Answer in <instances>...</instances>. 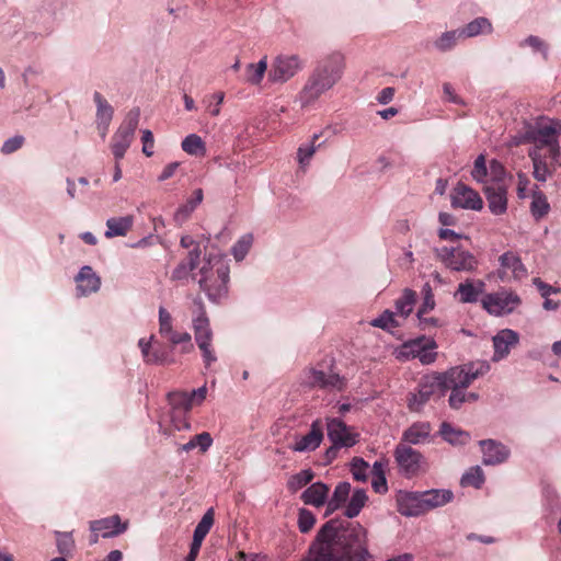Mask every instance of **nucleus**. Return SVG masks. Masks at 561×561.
<instances>
[{
    "label": "nucleus",
    "mask_w": 561,
    "mask_h": 561,
    "mask_svg": "<svg viewBox=\"0 0 561 561\" xmlns=\"http://www.w3.org/2000/svg\"><path fill=\"white\" fill-rule=\"evenodd\" d=\"M368 496L364 490H355L345 508V516L348 518L356 517L365 506Z\"/></svg>",
    "instance_id": "39"
},
{
    "label": "nucleus",
    "mask_w": 561,
    "mask_h": 561,
    "mask_svg": "<svg viewBox=\"0 0 561 561\" xmlns=\"http://www.w3.org/2000/svg\"><path fill=\"white\" fill-rule=\"evenodd\" d=\"M128 527V522H122L119 515L115 514L105 518L90 522V543L94 545L99 536L104 538L114 537L123 534Z\"/></svg>",
    "instance_id": "14"
},
{
    "label": "nucleus",
    "mask_w": 561,
    "mask_h": 561,
    "mask_svg": "<svg viewBox=\"0 0 561 561\" xmlns=\"http://www.w3.org/2000/svg\"><path fill=\"white\" fill-rule=\"evenodd\" d=\"M302 561H373L367 530L357 522L330 519L318 530Z\"/></svg>",
    "instance_id": "1"
},
{
    "label": "nucleus",
    "mask_w": 561,
    "mask_h": 561,
    "mask_svg": "<svg viewBox=\"0 0 561 561\" xmlns=\"http://www.w3.org/2000/svg\"><path fill=\"white\" fill-rule=\"evenodd\" d=\"M484 482V474L480 467L470 468L461 478L462 486H473L476 489L481 488Z\"/></svg>",
    "instance_id": "44"
},
{
    "label": "nucleus",
    "mask_w": 561,
    "mask_h": 561,
    "mask_svg": "<svg viewBox=\"0 0 561 561\" xmlns=\"http://www.w3.org/2000/svg\"><path fill=\"white\" fill-rule=\"evenodd\" d=\"M393 456L400 471L407 478L415 477L426 470V461L423 455L410 445L399 443L394 449Z\"/></svg>",
    "instance_id": "10"
},
{
    "label": "nucleus",
    "mask_w": 561,
    "mask_h": 561,
    "mask_svg": "<svg viewBox=\"0 0 561 561\" xmlns=\"http://www.w3.org/2000/svg\"><path fill=\"white\" fill-rule=\"evenodd\" d=\"M312 479L313 472L310 469L301 470L289 479L287 485L290 491L296 492L310 483Z\"/></svg>",
    "instance_id": "45"
},
{
    "label": "nucleus",
    "mask_w": 561,
    "mask_h": 561,
    "mask_svg": "<svg viewBox=\"0 0 561 561\" xmlns=\"http://www.w3.org/2000/svg\"><path fill=\"white\" fill-rule=\"evenodd\" d=\"M529 184H530V181H529L528 176L523 172H518L517 173V196H518V198L524 199L527 197V190H528Z\"/></svg>",
    "instance_id": "60"
},
{
    "label": "nucleus",
    "mask_w": 561,
    "mask_h": 561,
    "mask_svg": "<svg viewBox=\"0 0 561 561\" xmlns=\"http://www.w3.org/2000/svg\"><path fill=\"white\" fill-rule=\"evenodd\" d=\"M93 99L96 104V123L110 124L113 118V107L106 101V99L98 91L94 92Z\"/></svg>",
    "instance_id": "37"
},
{
    "label": "nucleus",
    "mask_w": 561,
    "mask_h": 561,
    "mask_svg": "<svg viewBox=\"0 0 561 561\" xmlns=\"http://www.w3.org/2000/svg\"><path fill=\"white\" fill-rule=\"evenodd\" d=\"M329 491L330 489L327 484L322 482H316L304 491L301 494V500L307 505L320 507L325 503Z\"/></svg>",
    "instance_id": "29"
},
{
    "label": "nucleus",
    "mask_w": 561,
    "mask_h": 561,
    "mask_svg": "<svg viewBox=\"0 0 561 561\" xmlns=\"http://www.w3.org/2000/svg\"><path fill=\"white\" fill-rule=\"evenodd\" d=\"M344 66V57L340 53H333L320 60L301 91L302 105L313 103L333 88L342 78Z\"/></svg>",
    "instance_id": "3"
},
{
    "label": "nucleus",
    "mask_w": 561,
    "mask_h": 561,
    "mask_svg": "<svg viewBox=\"0 0 561 561\" xmlns=\"http://www.w3.org/2000/svg\"><path fill=\"white\" fill-rule=\"evenodd\" d=\"M489 208L494 215H502L507 209V191L499 183L484 187Z\"/></svg>",
    "instance_id": "24"
},
{
    "label": "nucleus",
    "mask_w": 561,
    "mask_h": 561,
    "mask_svg": "<svg viewBox=\"0 0 561 561\" xmlns=\"http://www.w3.org/2000/svg\"><path fill=\"white\" fill-rule=\"evenodd\" d=\"M437 255L444 265L456 272H472L478 266V260L469 251L460 247H443Z\"/></svg>",
    "instance_id": "11"
},
{
    "label": "nucleus",
    "mask_w": 561,
    "mask_h": 561,
    "mask_svg": "<svg viewBox=\"0 0 561 561\" xmlns=\"http://www.w3.org/2000/svg\"><path fill=\"white\" fill-rule=\"evenodd\" d=\"M327 431L331 443L341 447L348 448L358 442L359 435L353 432L352 428L340 419H328Z\"/></svg>",
    "instance_id": "15"
},
{
    "label": "nucleus",
    "mask_w": 561,
    "mask_h": 561,
    "mask_svg": "<svg viewBox=\"0 0 561 561\" xmlns=\"http://www.w3.org/2000/svg\"><path fill=\"white\" fill-rule=\"evenodd\" d=\"M481 304L490 314L502 316L513 312L522 300L516 293L502 290L484 295Z\"/></svg>",
    "instance_id": "12"
},
{
    "label": "nucleus",
    "mask_w": 561,
    "mask_h": 561,
    "mask_svg": "<svg viewBox=\"0 0 561 561\" xmlns=\"http://www.w3.org/2000/svg\"><path fill=\"white\" fill-rule=\"evenodd\" d=\"M181 147L183 151L191 156L203 157L206 153V145L196 134L186 136L182 140Z\"/></svg>",
    "instance_id": "36"
},
{
    "label": "nucleus",
    "mask_w": 561,
    "mask_h": 561,
    "mask_svg": "<svg viewBox=\"0 0 561 561\" xmlns=\"http://www.w3.org/2000/svg\"><path fill=\"white\" fill-rule=\"evenodd\" d=\"M426 313H419L417 312V318H419V325L422 330H426L431 327H439V320L437 318H434V317H425Z\"/></svg>",
    "instance_id": "64"
},
{
    "label": "nucleus",
    "mask_w": 561,
    "mask_h": 561,
    "mask_svg": "<svg viewBox=\"0 0 561 561\" xmlns=\"http://www.w3.org/2000/svg\"><path fill=\"white\" fill-rule=\"evenodd\" d=\"M24 144L23 136H14L8 140H5L2 145L1 152L3 154H10L19 150Z\"/></svg>",
    "instance_id": "56"
},
{
    "label": "nucleus",
    "mask_w": 561,
    "mask_h": 561,
    "mask_svg": "<svg viewBox=\"0 0 561 561\" xmlns=\"http://www.w3.org/2000/svg\"><path fill=\"white\" fill-rule=\"evenodd\" d=\"M459 31L460 30L443 33L440 37L435 41V47L440 51L450 50L455 47L457 39L461 37L459 36Z\"/></svg>",
    "instance_id": "46"
},
{
    "label": "nucleus",
    "mask_w": 561,
    "mask_h": 561,
    "mask_svg": "<svg viewBox=\"0 0 561 561\" xmlns=\"http://www.w3.org/2000/svg\"><path fill=\"white\" fill-rule=\"evenodd\" d=\"M518 334L510 329L500 331L493 337L494 360H501L510 354L512 347L518 343Z\"/></svg>",
    "instance_id": "25"
},
{
    "label": "nucleus",
    "mask_w": 561,
    "mask_h": 561,
    "mask_svg": "<svg viewBox=\"0 0 561 561\" xmlns=\"http://www.w3.org/2000/svg\"><path fill=\"white\" fill-rule=\"evenodd\" d=\"M432 426L428 422H415L402 434V442L407 445H417L427 440Z\"/></svg>",
    "instance_id": "28"
},
{
    "label": "nucleus",
    "mask_w": 561,
    "mask_h": 561,
    "mask_svg": "<svg viewBox=\"0 0 561 561\" xmlns=\"http://www.w3.org/2000/svg\"><path fill=\"white\" fill-rule=\"evenodd\" d=\"M153 337L151 336L149 341H146L145 339H140L138 342V345L141 350V354L144 357V360L147 364H172L174 363V359L171 357L170 352L167 351V348L162 345H158L152 347L151 346V340Z\"/></svg>",
    "instance_id": "21"
},
{
    "label": "nucleus",
    "mask_w": 561,
    "mask_h": 561,
    "mask_svg": "<svg viewBox=\"0 0 561 561\" xmlns=\"http://www.w3.org/2000/svg\"><path fill=\"white\" fill-rule=\"evenodd\" d=\"M196 344L202 352L203 360L206 367H209L217 360L215 350L211 346V341H202Z\"/></svg>",
    "instance_id": "54"
},
{
    "label": "nucleus",
    "mask_w": 561,
    "mask_h": 561,
    "mask_svg": "<svg viewBox=\"0 0 561 561\" xmlns=\"http://www.w3.org/2000/svg\"><path fill=\"white\" fill-rule=\"evenodd\" d=\"M210 103L208 105V110L213 116H218L220 113V105L224 102L225 93L224 92H217L209 96Z\"/></svg>",
    "instance_id": "59"
},
{
    "label": "nucleus",
    "mask_w": 561,
    "mask_h": 561,
    "mask_svg": "<svg viewBox=\"0 0 561 561\" xmlns=\"http://www.w3.org/2000/svg\"><path fill=\"white\" fill-rule=\"evenodd\" d=\"M201 249L199 245H196L193 248L188 254L187 257L183 261H181L178 266L173 270L171 279L172 280H182L186 279L192 271H194L197 265L199 264L201 259Z\"/></svg>",
    "instance_id": "27"
},
{
    "label": "nucleus",
    "mask_w": 561,
    "mask_h": 561,
    "mask_svg": "<svg viewBox=\"0 0 561 561\" xmlns=\"http://www.w3.org/2000/svg\"><path fill=\"white\" fill-rule=\"evenodd\" d=\"M485 290V283L482 279H466L458 285L455 297L459 302L473 304Z\"/></svg>",
    "instance_id": "22"
},
{
    "label": "nucleus",
    "mask_w": 561,
    "mask_h": 561,
    "mask_svg": "<svg viewBox=\"0 0 561 561\" xmlns=\"http://www.w3.org/2000/svg\"><path fill=\"white\" fill-rule=\"evenodd\" d=\"M437 343L434 339L421 335L404 342L398 353V358H419L423 365H430L437 358Z\"/></svg>",
    "instance_id": "9"
},
{
    "label": "nucleus",
    "mask_w": 561,
    "mask_h": 561,
    "mask_svg": "<svg viewBox=\"0 0 561 561\" xmlns=\"http://www.w3.org/2000/svg\"><path fill=\"white\" fill-rule=\"evenodd\" d=\"M416 300L415 291L405 289L402 296L396 301L397 314L407 318L413 310Z\"/></svg>",
    "instance_id": "40"
},
{
    "label": "nucleus",
    "mask_w": 561,
    "mask_h": 561,
    "mask_svg": "<svg viewBox=\"0 0 561 561\" xmlns=\"http://www.w3.org/2000/svg\"><path fill=\"white\" fill-rule=\"evenodd\" d=\"M252 234H245L241 237L240 240L233 245L232 254L237 261H241L244 259V256L247 255L252 245Z\"/></svg>",
    "instance_id": "48"
},
{
    "label": "nucleus",
    "mask_w": 561,
    "mask_h": 561,
    "mask_svg": "<svg viewBox=\"0 0 561 561\" xmlns=\"http://www.w3.org/2000/svg\"><path fill=\"white\" fill-rule=\"evenodd\" d=\"M472 178L478 182H486L489 175L485 157L483 154L478 156L474 161L473 169L471 171Z\"/></svg>",
    "instance_id": "49"
},
{
    "label": "nucleus",
    "mask_w": 561,
    "mask_h": 561,
    "mask_svg": "<svg viewBox=\"0 0 561 561\" xmlns=\"http://www.w3.org/2000/svg\"><path fill=\"white\" fill-rule=\"evenodd\" d=\"M134 225V216L127 215L124 217H113L107 219L105 237L111 239L113 237L126 236Z\"/></svg>",
    "instance_id": "30"
},
{
    "label": "nucleus",
    "mask_w": 561,
    "mask_h": 561,
    "mask_svg": "<svg viewBox=\"0 0 561 561\" xmlns=\"http://www.w3.org/2000/svg\"><path fill=\"white\" fill-rule=\"evenodd\" d=\"M172 317L163 307L159 309V334L165 339L172 331Z\"/></svg>",
    "instance_id": "50"
},
{
    "label": "nucleus",
    "mask_w": 561,
    "mask_h": 561,
    "mask_svg": "<svg viewBox=\"0 0 561 561\" xmlns=\"http://www.w3.org/2000/svg\"><path fill=\"white\" fill-rule=\"evenodd\" d=\"M480 446L483 453V463L486 466L502 463L510 456V449L494 439L481 440Z\"/></svg>",
    "instance_id": "20"
},
{
    "label": "nucleus",
    "mask_w": 561,
    "mask_h": 561,
    "mask_svg": "<svg viewBox=\"0 0 561 561\" xmlns=\"http://www.w3.org/2000/svg\"><path fill=\"white\" fill-rule=\"evenodd\" d=\"M459 376L460 375L458 370L433 373L431 375L424 376L419 383L417 392L410 393L408 398L409 409L414 412L421 411L423 405L431 399L433 394L439 393L443 396V387L447 378H449V380L453 382V379H457Z\"/></svg>",
    "instance_id": "6"
},
{
    "label": "nucleus",
    "mask_w": 561,
    "mask_h": 561,
    "mask_svg": "<svg viewBox=\"0 0 561 561\" xmlns=\"http://www.w3.org/2000/svg\"><path fill=\"white\" fill-rule=\"evenodd\" d=\"M550 205L548 203L546 195L541 191L535 190L533 192V201L530 204V213L533 217L536 220H539L543 218L546 215H548Z\"/></svg>",
    "instance_id": "35"
},
{
    "label": "nucleus",
    "mask_w": 561,
    "mask_h": 561,
    "mask_svg": "<svg viewBox=\"0 0 561 561\" xmlns=\"http://www.w3.org/2000/svg\"><path fill=\"white\" fill-rule=\"evenodd\" d=\"M140 118L139 107L131 108L112 137L111 148L116 160L122 159L129 148Z\"/></svg>",
    "instance_id": "8"
},
{
    "label": "nucleus",
    "mask_w": 561,
    "mask_h": 561,
    "mask_svg": "<svg viewBox=\"0 0 561 561\" xmlns=\"http://www.w3.org/2000/svg\"><path fill=\"white\" fill-rule=\"evenodd\" d=\"M504 174H505V169L502 165V163H500L496 160H492L490 162V175H491L492 180L495 182H499L504 178Z\"/></svg>",
    "instance_id": "62"
},
{
    "label": "nucleus",
    "mask_w": 561,
    "mask_h": 561,
    "mask_svg": "<svg viewBox=\"0 0 561 561\" xmlns=\"http://www.w3.org/2000/svg\"><path fill=\"white\" fill-rule=\"evenodd\" d=\"M373 325L381 329H391L399 325V323L394 320V313L390 311H385L379 318L373 321Z\"/></svg>",
    "instance_id": "55"
},
{
    "label": "nucleus",
    "mask_w": 561,
    "mask_h": 561,
    "mask_svg": "<svg viewBox=\"0 0 561 561\" xmlns=\"http://www.w3.org/2000/svg\"><path fill=\"white\" fill-rule=\"evenodd\" d=\"M193 439L196 447L198 446L202 451H206L213 444V438L207 432L195 435Z\"/></svg>",
    "instance_id": "61"
},
{
    "label": "nucleus",
    "mask_w": 561,
    "mask_h": 561,
    "mask_svg": "<svg viewBox=\"0 0 561 561\" xmlns=\"http://www.w3.org/2000/svg\"><path fill=\"white\" fill-rule=\"evenodd\" d=\"M368 468L369 466L364 459L355 457L351 468L353 478L357 481H366Z\"/></svg>",
    "instance_id": "52"
},
{
    "label": "nucleus",
    "mask_w": 561,
    "mask_h": 561,
    "mask_svg": "<svg viewBox=\"0 0 561 561\" xmlns=\"http://www.w3.org/2000/svg\"><path fill=\"white\" fill-rule=\"evenodd\" d=\"M267 69L266 59H261L257 64H249L245 70V80L251 84H259Z\"/></svg>",
    "instance_id": "42"
},
{
    "label": "nucleus",
    "mask_w": 561,
    "mask_h": 561,
    "mask_svg": "<svg viewBox=\"0 0 561 561\" xmlns=\"http://www.w3.org/2000/svg\"><path fill=\"white\" fill-rule=\"evenodd\" d=\"M439 435L443 439L453 446L466 445L470 440V434L461 428L453 426L448 422H443L439 427Z\"/></svg>",
    "instance_id": "31"
},
{
    "label": "nucleus",
    "mask_w": 561,
    "mask_h": 561,
    "mask_svg": "<svg viewBox=\"0 0 561 561\" xmlns=\"http://www.w3.org/2000/svg\"><path fill=\"white\" fill-rule=\"evenodd\" d=\"M229 266L218 257H211L199 271V287L211 301H217L228 293Z\"/></svg>",
    "instance_id": "5"
},
{
    "label": "nucleus",
    "mask_w": 561,
    "mask_h": 561,
    "mask_svg": "<svg viewBox=\"0 0 561 561\" xmlns=\"http://www.w3.org/2000/svg\"><path fill=\"white\" fill-rule=\"evenodd\" d=\"M203 190L196 188L193 192V196L190 199H187V202L181 207H179V209L176 210L174 215L175 220L181 222L186 220L195 210V208L203 202Z\"/></svg>",
    "instance_id": "33"
},
{
    "label": "nucleus",
    "mask_w": 561,
    "mask_h": 561,
    "mask_svg": "<svg viewBox=\"0 0 561 561\" xmlns=\"http://www.w3.org/2000/svg\"><path fill=\"white\" fill-rule=\"evenodd\" d=\"M57 548L61 554L69 556L73 551L75 540L69 533L57 534Z\"/></svg>",
    "instance_id": "51"
},
{
    "label": "nucleus",
    "mask_w": 561,
    "mask_h": 561,
    "mask_svg": "<svg viewBox=\"0 0 561 561\" xmlns=\"http://www.w3.org/2000/svg\"><path fill=\"white\" fill-rule=\"evenodd\" d=\"M451 205L456 208L480 210L483 207V201L471 187L458 183L451 194Z\"/></svg>",
    "instance_id": "16"
},
{
    "label": "nucleus",
    "mask_w": 561,
    "mask_h": 561,
    "mask_svg": "<svg viewBox=\"0 0 561 561\" xmlns=\"http://www.w3.org/2000/svg\"><path fill=\"white\" fill-rule=\"evenodd\" d=\"M350 491L351 484L348 482H340L328 502V513H332L343 505L350 495Z\"/></svg>",
    "instance_id": "38"
},
{
    "label": "nucleus",
    "mask_w": 561,
    "mask_h": 561,
    "mask_svg": "<svg viewBox=\"0 0 561 561\" xmlns=\"http://www.w3.org/2000/svg\"><path fill=\"white\" fill-rule=\"evenodd\" d=\"M449 490H430L407 497V506L401 503L400 513L405 516H419L432 508L445 505L453 500Z\"/></svg>",
    "instance_id": "7"
},
{
    "label": "nucleus",
    "mask_w": 561,
    "mask_h": 561,
    "mask_svg": "<svg viewBox=\"0 0 561 561\" xmlns=\"http://www.w3.org/2000/svg\"><path fill=\"white\" fill-rule=\"evenodd\" d=\"M188 413H183V415L175 413L174 411L170 410V421L176 431L182 430H188L190 428V422L187 420Z\"/></svg>",
    "instance_id": "57"
},
{
    "label": "nucleus",
    "mask_w": 561,
    "mask_h": 561,
    "mask_svg": "<svg viewBox=\"0 0 561 561\" xmlns=\"http://www.w3.org/2000/svg\"><path fill=\"white\" fill-rule=\"evenodd\" d=\"M314 523H316V517L310 511L305 510V508H301L299 511L298 527L302 534L310 531L312 529V527L314 526Z\"/></svg>",
    "instance_id": "53"
},
{
    "label": "nucleus",
    "mask_w": 561,
    "mask_h": 561,
    "mask_svg": "<svg viewBox=\"0 0 561 561\" xmlns=\"http://www.w3.org/2000/svg\"><path fill=\"white\" fill-rule=\"evenodd\" d=\"M77 290L80 296H88L96 293L101 286L100 277L94 273L91 266H83L76 276Z\"/></svg>",
    "instance_id": "26"
},
{
    "label": "nucleus",
    "mask_w": 561,
    "mask_h": 561,
    "mask_svg": "<svg viewBox=\"0 0 561 561\" xmlns=\"http://www.w3.org/2000/svg\"><path fill=\"white\" fill-rule=\"evenodd\" d=\"M304 66V61L297 55H279L272 64L270 80L284 83L302 70Z\"/></svg>",
    "instance_id": "13"
},
{
    "label": "nucleus",
    "mask_w": 561,
    "mask_h": 561,
    "mask_svg": "<svg viewBox=\"0 0 561 561\" xmlns=\"http://www.w3.org/2000/svg\"><path fill=\"white\" fill-rule=\"evenodd\" d=\"M213 524H214V511H213V508H210L204 514V516L197 524V526L194 530L193 539L195 541L203 542V540L209 533Z\"/></svg>",
    "instance_id": "43"
},
{
    "label": "nucleus",
    "mask_w": 561,
    "mask_h": 561,
    "mask_svg": "<svg viewBox=\"0 0 561 561\" xmlns=\"http://www.w3.org/2000/svg\"><path fill=\"white\" fill-rule=\"evenodd\" d=\"M309 385L312 388H319L323 390H336L342 391L346 387V380L335 373H325L316 368L310 369Z\"/></svg>",
    "instance_id": "17"
},
{
    "label": "nucleus",
    "mask_w": 561,
    "mask_h": 561,
    "mask_svg": "<svg viewBox=\"0 0 561 561\" xmlns=\"http://www.w3.org/2000/svg\"><path fill=\"white\" fill-rule=\"evenodd\" d=\"M318 138H319V135L314 134L312 137V141L309 145H301L298 148V152H297L298 162L302 167L307 165L309 163V160L314 154L317 148L321 146L320 144L318 146H316V141L318 140Z\"/></svg>",
    "instance_id": "47"
},
{
    "label": "nucleus",
    "mask_w": 561,
    "mask_h": 561,
    "mask_svg": "<svg viewBox=\"0 0 561 561\" xmlns=\"http://www.w3.org/2000/svg\"><path fill=\"white\" fill-rule=\"evenodd\" d=\"M524 44L533 47L536 50L541 51L545 56L547 55V46H546V44L539 37H537V36H534V35L528 36L524 41V43H522V46Z\"/></svg>",
    "instance_id": "63"
},
{
    "label": "nucleus",
    "mask_w": 561,
    "mask_h": 561,
    "mask_svg": "<svg viewBox=\"0 0 561 561\" xmlns=\"http://www.w3.org/2000/svg\"><path fill=\"white\" fill-rule=\"evenodd\" d=\"M168 401L171 411L181 415H183V413H188L193 405L192 398L186 392H170L168 394Z\"/></svg>",
    "instance_id": "32"
},
{
    "label": "nucleus",
    "mask_w": 561,
    "mask_h": 561,
    "mask_svg": "<svg viewBox=\"0 0 561 561\" xmlns=\"http://www.w3.org/2000/svg\"><path fill=\"white\" fill-rule=\"evenodd\" d=\"M499 277L504 280L512 276L515 279H522L527 276V268L523 264L520 257L514 252H505L500 259Z\"/></svg>",
    "instance_id": "18"
},
{
    "label": "nucleus",
    "mask_w": 561,
    "mask_h": 561,
    "mask_svg": "<svg viewBox=\"0 0 561 561\" xmlns=\"http://www.w3.org/2000/svg\"><path fill=\"white\" fill-rule=\"evenodd\" d=\"M141 141H142V152L147 157H151L153 154L154 139H153V134L149 129L142 130Z\"/></svg>",
    "instance_id": "58"
},
{
    "label": "nucleus",
    "mask_w": 561,
    "mask_h": 561,
    "mask_svg": "<svg viewBox=\"0 0 561 561\" xmlns=\"http://www.w3.org/2000/svg\"><path fill=\"white\" fill-rule=\"evenodd\" d=\"M194 306L196 309L194 310L195 316L192 323L196 343L202 341H213V331L203 301L201 299H196L194 300Z\"/></svg>",
    "instance_id": "19"
},
{
    "label": "nucleus",
    "mask_w": 561,
    "mask_h": 561,
    "mask_svg": "<svg viewBox=\"0 0 561 561\" xmlns=\"http://www.w3.org/2000/svg\"><path fill=\"white\" fill-rule=\"evenodd\" d=\"M165 340L173 346L181 345L182 353H190L194 348V345L192 343V336L188 332H178V331L173 330L165 337Z\"/></svg>",
    "instance_id": "41"
},
{
    "label": "nucleus",
    "mask_w": 561,
    "mask_h": 561,
    "mask_svg": "<svg viewBox=\"0 0 561 561\" xmlns=\"http://www.w3.org/2000/svg\"><path fill=\"white\" fill-rule=\"evenodd\" d=\"M490 369L486 363H470L462 366L451 367L449 370H458L459 377L453 379V382L447 378L443 387V396L451 390L449 397V405L453 409H459L463 402H467L466 389L479 377L485 375Z\"/></svg>",
    "instance_id": "4"
},
{
    "label": "nucleus",
    "mask_w": 561,
    "mask_h": 561,
    "mask_svg": "<svg viewBox=\"0 0 561 561\" xmlns=\"http://www.w3.org/2000/svg\"><path fill=\"white\" fill-rule=\"evenodd\" d=\"M323 439V426L321 420H316L311 424L308 434L296 440L291 447L295 451H311L318 448Z\"/></svg>",
    "instance_id": "23"
},
{
    "label": "nucleus",
    "mask_w": 561,
    "mask_h": 561,
    "mask_svg": "<svg viewBox=\"0 0 561 561\" xmlns=\"http://www.w3.org/2000/svg\"><path fill=\"white\" fill-rule=\"evenodd\" d=\"M561 122L550 119L528 129L525 141L530 144L528 157L534 167L533 175L538 182L552 178L561 167Z\"/></svg>",
    "instance_id": "2"
},
{
    "label": "nucleus",
    "mask_w": 561,
    "mask_h": 561,
    "mask_svg": "<svg viewBox=\"0 0 561 561\" xmlns=\"http://www.w3.org/2000/svg\"><path fill=\"white\" fill-rule=\"evenodd\" d=\"M492 24L486 18H477L459 31V36L473 37L481 33H491Z\"/></svg>",
    "instance_id": "34"
}]
</instances>
